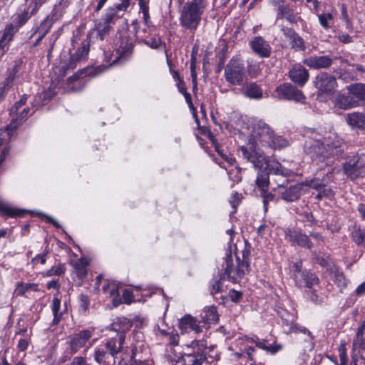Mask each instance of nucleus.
I'll return each mask as SVG.
<instances>
[{"mask_svg": "<svg viewBox=\"0 0 365 365\" xmlns=\"http://www.w3.org/2000/svg\"><path fill=\"white\" fill-rule=\"evenodd\" d=\"M257 143L274 149L285 148L289 144L285 138L275 135L270 126L263 121H258L253 125L247 146H241L239 150L243 158L252 163L255 168L262 169L266 165V168L275 174L284 177L292 174L291 170L283 167L277 160L267 157L259 148Z\"/></svg>", "mask_w": 365, "mask_h": 365, "instance_id": "obj_1", "label": "nucleus"}, {"mask_svg": "<svg viewBox=\"0 0 365 365\" xmlns=\"http://www.w3.org/2000/svg\"><path fill=\"white\" fill-rule=\"evenodd\" d=\"M343 140L334 133L324 138V142L312 140L306 143L305 150L312 160L331 165L343 154Z\"/></svg>", "mask_w": 365, "mask_h": 365, "instance_id": "obj_2", "label": "nucleus"}, {"mask_svg": "<svg viewBox=\"0 0 365 365\" xmlns=\"http://www.w3.org/2000/svg\"><path fill=\"white\" fill-rule=\"evenodd\" d=\"M205 341H192L187 345L181 356L168 354L166 359L170 365H201L206 360Z\"/></svg>", "mask_w": 365, "mask_h": 365, "instance_id": "obj_3", "label": "nucleus"}, {"mask_svg": "<svg viewBox=\"0 0 365 365\" xmlns=\"http://www.w3.org/2000/svg\"><path fill=\"white\" fill-rule=\"evenodd\" d=\"M123 346L118 345L117 339L110 338L96 348L93 358L99 365H113L115 363L116 355L123 351Z\"/></svg>", "mask_w": 365, "mask_h": 365, "instance_id": "obj_4", "label": "nucleus"}, {"mask_svg": "<svg viewBox=\"0 0 365 365\" xmlns=\"http://www.w3.org/2000/svg\"><path fill=\"white\" fill-rule=\"evenodd\" d=\"M234 247L237 265H234L231 254H227L223 266H225L224 278H225L226 276L229 281L235 283L239 282L244 277L245 272L248 271L249 265L245 262L240 263V257L237 252L236 245H234Z\"/></svg>", "mask_w": 365, "mask_h": 365, "instance_id": "obj_5", "label": "nucleus"}, {"mask_svg": "<svg viewBox=\"0 0 365 365\" xmlns=\"http://www.w3.org/2000/svg\"><path fill=\"white\" fill-rule=\"evenodd\" d=\"M245 76L243 63L236 58H232L226 65L225 77L226 81L232 85L240 86L242 83Z\"/></svg>", "mask_w": 365, "mask_h": 365, "instance_id": "obj_6", "label": "nucleus"}, {"mask_svg": "<svg viewBox=\"0 0 365 365\" xmlns=\"http://www.w3.org/2000/svg\"><path fill=\"white\" fill-rule=\"evenodd\" d=\"M343 168L347 178L352 180L365 177V163L361 156H354L349 162L344 164Z\"/></svg>", "mask_w": 365, "mask_h": 365, "instance_id": "obj_7", "label": "nucleus"}, {"mask_svg": "<svg viewBox=\"0 0 365 365\" xmlns=\"http://www.w3.org/2000/svg\"><path fill=\"white\" fill-rule=\"evenodd\" d=\"M16 128L17 123L15 119H13L10 123L5 127L4 131H2L0 135V166H1L9 153V146L8 142L14 135Z\"/></svg>", "mask_w": 365, "mask_h": 365, "instance_id": "obj_8", "label": "nucleus"}, {"mask_svg": "<svg viewBox=\"0 0 365 365\" xmlns=\"http://www.w3.org/2000/svg\"><path fill=\"white\" fill-rule=\"evenodd\" d=\"M93 331L84 329L71 335L67 344L68 352L71 355L76 354L80 349L86 346L87 341L92 337Z\"/></svg>", "mask_w": 365, "mask_h": 365, "instance_id": "obj_9", "label": "nucleus"}, {"mask_svg": "<svg viewBox=\"0 0 365 365\" xmlns=\"http://www.w3.org/2000/svg\"><path fill=\"white\" fill-rule=\"evenodd\" d=\"M27 101V96L24 95L21 99L15 103L9 110V114L11 118V121L15 119L17 123V127L25 120L29 115L30 108L29 107H24Z\"/></svg>", "mask_w": 365, "mask_h": 365, "instance_id": "obj_10", "label": "nucleus"}, {"mask_svg": "<svg viewBox=\"0 0 365 365\" xmlns=\"http://www.w3.org/2000/svg\"><path fill=\"white\" fill-rule=\"evenodd\" d=\"M315 87L322 93L330 94L336 87V78L328 73H321L315 77Z\"/></svg>", "mask_w": 365, "mask_h": 365, "instance_id": "obj_11", "label": "nucleus"}, {"mask_svg": "<svg viewBox=\"0 0 365 365\" xmlns=\"http://www.w3.org/2000/svg\"><path fill=\"white\" fill-rule=\"evenodd\" d=\"M284 234L285 239L292 245L307 249H311L313 246L309 237L299 230L288 228L285 230Z\"/></svg>", "mask_w": 365, "mask_h": 365, "instance_id": "obj_12", "label": "nucleus"}, {"mask_svg": "<svg viewBox=\"0 0 365 365\" xmlns=\"http://www.w3.org/2000/svg\"><path fill=\"white\" fill-rule=\"evenodd\" d=\"M132 324L130 321L125 317L117 318L110 327V329L117 332V343L123 346L125 339V334L130 329Z\"/></svg>", "mask_w": 365, "mask_h": 365, "instance_id": "obj_13", "label": "nucleus"}, {"mask_svg": "<svg viewBox=\"0 0 365 365\" xmlns=\"http://www.w3.org/2000/svg\"><path fill=\"white\" fill-rule=\"evenodd\" d=\"M86 76L87 71L82 70L77 71L72 76L69 77L64 86L66 92L72 93L82 90L86 83L85 79Z\"/></svg>", "mask_w": 365, "mask_h": 365, "instance_id": "obj_14", "label": "nucleus"}, {"mask_svg": "<svg viewBox=\"0 0 365 365\" xmlns=\"http://www.w3.org/2000/svg\"><path fill=\"white\" fill-rule=\"evenodd\" d=\"M278 94L286 99L304 103L305 96L303 93L295 86L289 83H284L277 88Z\"/></svg>", "mask_w": 365, "mask_h": 365, "instance_id": "obj_15", "label": "nucleus"}, {"mask_svg": "<svg viewBox=\"0 0 365 365\" xmlns=\"http://www.w3.org/2000/svg\"><path fill=\"white\" fill-rule=\"evenodd\" d=\"M90 50V44L88 41H83L80 48L71 56L68 64L67 69H73L77 64L82 61L86 59Z\"/></svg>", "mask_w": 365, "mask_h": 365, "instance_id": "obj_16", "label": "nucleus"}, {"mask_svg": "<svg viewBox=\"0 0 365 365\" xmlns=\"http://www.w3.org/2000/svg\"><path fill=\"white\" fill-rule=\"evenodd\" d=\"M252 51L262 58H267L271 54L269 43L261 36L254 38L250 43Z\"/></svg>", "mask_w": 365, "mask_h": 365, "instance_id": "obj_17", "label": "nucleus"}, {"mask_svg": "<svg viewBox=\"0 0 365 365\" xmlns=\"http://www.w3.org/2000/svg\"><path fill=\"white\" fill-rule=\"evenodd\" d=\"M303 63L309 68L322 69L330 67L333 59L329 56H313L304 59Z\"/></svg>", "mask_w": 365, "mask_h": 365, "instance_id": "obj_18", "label": "nucleus"}, {"mask_svg": "<svg viewBox=\"0 0 365 365\" xmlns=\"http://www.w3.org/2000/svg\"><path fill=\"white\" fill-rule=\"evenodd\" d=\"M290 79L300 86H303L309 79L308 71L301 65H296L289 71Z\"/></svg>", "mask_w": 365, "mask_h": 365, "instance_id": "obj_19", "label": "nucleus"}, {"mask_svg": "<svg viewBox=\"0 0 365 365\" xmlns=\"http://www.w3.org/2000/svg\"><path fill=\"white\" fill-rule=\"evenodd\" d=\"M240 93L250 99H260L262 98V90L255 82H246L240 88Z\"/></svg>", "mask_w": 365, "mask_h": 365, "instance_id": "obj_20", "label": "nucleus"}, {"mask_svg": "<svg viewBox=\"0 0 365 365\" xmlns=\"http://www.w3.org/2000/svg\"><path fill=\"white\" fill-rule=\"evenodd\" d=\"M53 25V21L50 19L49 16H47L44 20L41 21L39 26H38L34 33L32 34L31 37H33L36 34H38V38L36 41L34 43V46H36L39 44L41 40L45 37V36L49 32L51 26Z\"/></svg>", "mask_w": 365, "mask_h": 365, "instance_id": "obj_21", "label": "nucleus"}, {"mask_svg": "<svg viewBox=\"0 0 365 365\" xmlns=\"http://www.w3.org/2000/svg\"><path fill=\"white\" fill-rule=\"evenodd\" d=\"M179 328L183 332L194 331L195 333H198L201 331L197 320L190 314L185 315L180 320Z\"/></svg>", "mask_w": 365, "mask_h": 365, "instance_id": "obj_22", "label": "nucleus"}, {"mask_svg": "<svg viewBox=\"0 0 365 365\" xmlns=\"http://www.w3.org/2000/svg\"><path fill=\"white\" fill-rule=\"evenodd\" d=\"M302 187L303 185L302 184L291 185L281 192L282 198L287 202H292L297 200L301 195Z\"/></svg>", "mask_w": 365, "mask_h": 365, "instance_id": "obj_23", "label": "nucleus"}, {"mask_svg": "<svg viewBox=\"0 0 365 365\" xmlns=\"http://www.w3.org/2000/svg\"><path fill=\"white\" fill-rule=\"evenodd\" d=\"M38 284L36 283H24L22 282H17L16 284L14 294L17 297H27L26 294L31 292H38Z\"/></svg>", "mask_w": 365, "mask_h": 365, "instance_id": "obj_24", "label": "nucleus"}, {"mask_svg": "<svg viewBox=\"0 0 365 365\" xmlns=\"http://www.w3.org/2000/svg\"><path fill=\"white\" fill-rule=\"evenodd\" d=\"M102 289L104 293L109 294L115 307H117L121 303V299L118 292L119 287L116 283L114 282H107L106 284L103 286Z\"/></svg>", "mask_w": 365, "mask_h": 365, "instance_id": "obj_25", "label": "nucleus"}, {"mask_svg": "<svg viewBox=\"0 0 365 365\" xmlns=\"http://www.w3.org/2000/svg\"><path fill=\"white\" fill-rule=\"evenodd\" d=\"M260 171L265 170L266 173L260 172L258 173L257 175L256 179V185L258 187V189L261 191V192H264L265 190H267L269 184V174L273 173L274 175H278L277 174H275L273 171L270 172L268 168H266V165H264V168L262 169L258 168Z\"/></svg>", "mask_w": 365, "mask_h": 365, "instance_id": "obj_26", "label": "nucleus"}, {"mask_svg": "<svg viewBox=\"0 0 365 365\" xmlns=\"http://www.w3.org/2000/svg\"><path fill=\"white\" fill-rule=\"evenodd\" d=\"M286 19L289 22L297 23L296 16L289 4H282L278 6L277 19Z\"/></svg>", "mask_w": 365, "mask_h": 365, "instance_id": "obj_27", "label": "nucleus"}, {"mask_svg": "<svg viewBox=\"0 0 365 365\" xmlns=\"http://www.w3.org/2000/svg\"><path fill=\"white\" fill-rule=\"evenodd\" d=\"M346 121L353 128L365 129V114L355 112L347 115Z\"/></svg>", "mask_w": 365, "mask_h": 365, "instance_id": "obj_28", "label": "nucleus"}, {"mask_svg": "<svg viewBox=\"0 0 365 365\" xmlns=\"http://www.w3.org/2000/svg\"><path fill=\"white\" fill-rule=\"evenodd\" d=\"M335 106L341 109L347 110L356 106V101L351 96L339 95L335 100Z\"/></svg>", "mask_w": 365, "mask_h": 365, "instance_id": "obj_29", "label": "nucleus"}, {"mask_svg": "<svg viewBox=\"0 0 365 365\" xmlns=\"http://www.w3.org/2000/svg\"><path fill=\"white\" fill-rule=\"evenodd\" d=\"M202 320L205 323H216L218 321V314L215 306L205 307L201 313Z\"/></svg>", "mask_w": 365, "mask_h": 365, "instance_id": "obj_30", "label": "nucleus"}, {"mask_svg": "<svg viewBox=\"0 0 365 365\" xmlns=\"http://www.w3.org/2000/svg\"><path fill=\"white\" fill-rule=\"evenodd\" d=\"M351 236L358 246L365 247V228L354 225Z\"/></svg>", "mask_w": 365, "mask_h": 365, "instance_id": "obj_31", "label": "nucleus"}, {"mask_svg": "<svg viewBox=\"0 0 365 365\" xmlns=\"http://www.w3.org/2000/svg\"><path fill=\"white\" fill-rule=\"evenodd\" d=\"M0 212L11 217H21L24 213V210L13 207L1 201H0Z\"/></svg>", "mask_w": 365, "mask_h": 365, "instance_id": "obj_32", "label": "nucleus"}, {"mask_svg": "<svg viewBox=\"0 0 365 365\" xmlns=\"http://www.w3.org/2000/svg\"><path fill=\"white\" fill-rule=\"evenodd\" d=\"M149 3L150 0H138V5L143 14V21L148 28L153 26L149 14Z\"/></svg>", "mask_w": 365, "mask_h": 365, "instance_id": "obj_33", "label": "nucleus"}, {"mask_svg": "<svg viewBox=\"0 0 365 365\" xmlns=\"http://www.w3.org/2000/svg\"><path fill=\"white\" fill-rule=\"evenodd\" d=\"M349 93L359 100L365 101V84L356 83L349 86Z\"/></svg>", "mask_w": 365, "mask_h": 365, "instance_id": "obj_34", "label": "nucleus"}, {"mask_svg": "<svg viewBox=\"0 0 365 365\" xmlns=\"http://www.w3.org/2000/svg\"><path fill=\"white\" fill-rule=\"evenodd\" d=\"M133 48V42L129 40L127 36H121L118 52L121 55L130 53Z\"/></svg>", "mask_w": 365, "mask_h": 365, "instance_id": "obj_35", "label": "nucleus"}, {"mask_svg": "<svg viewBox=\"0 0 365 365\" xmlns=\"http://www.w3.org/2000/svg\"><path fill=\"white\" fill-rule=\"evenodd\" d=\"M61 300L58 298H53L52 301L51 309L53 314V322L57 324L60 322L62 317V312L60 310Z\"/></svg>", "mask_w": 365, "mask_h": 365, "instance_id": "obj_36", "label": "nucleus"}, {"mask_svg": "<svg viewBox=\"0 0 365 365\" xmlns=\"http://www.w3.org/2000/svg\"><path fill=\"white\" fill-rule=\"evenodd\" d=\"M96 29L98 31V37L103 41L105 39L106 36L110 34L112 28L109 25L108 21H106L96 25Z\"/></svg>", "mask_w": 365, "mask_h": 365, "instance_id": "obj_37", "label": "nucleus"}, {"mask_svg": "<svg viewBox=\"0 0 365 365\" xmlns=\"http://www.w3.org/2000/svg\"><path fill=\"white\" fill-rule=\"evenodd\" d=\"M27 7H29V5H27ZM29 14H31V9L27 8V10L25 9L14 19V25L18 26V29L29 20L30 18Z\"/></svg>", "mask_w": 365, "mask_h": 365, "instance_id": "obj_38", "label": "nucleus"}, {"mask_svg": "<svg viewBox=\"0 0 365 365\" xmlns=\"http://www.w3.org/2000/svg\"><path fill=\"white\" fill-rule=\"evenodd\" d=\"M302 276L305 283V286L308 288H312L314 285L317 284L319 282L318 277L314 273H302Z\"/></svg>", "mask_w": 365, "mask_h": 365, "instance_id": "obj_39", "label": "nucleus"}, {"mask_svg": "<svg viewBox=\"0 0 365 365\" xmlns=\"http://www.w3.org/2000/svg\"><path fill=\"white\" fill-rule=\"evenodd\" d=\"M319 21L320 25L325 29H328L331 27L333 24V16L330 13L322 14L319 15Z\"/></svg>", "mask_w": 365, "mask_h": 365, "instance_id": "obj_40", "label": "nucleus"}, {"mask_svg": "<svg viewBox=\"0 0 365 365\" xmlns=\"http://www.w3.org/2000/svg\"><path fill=\"white\" fill-rule=\"evenodd\" d=\"M65 266L62 264H59L58 266L52 267L51 269L46 271L43 274L45 277H52L54 275L61 276L65 272Z\"/></svg>", "mask_w": 365, "mask_h": 365, "instance_id": "obj_41", "label": "nucleus"}, {"mask_svg": "<svg viewBox=\"0 0 365 365\" xmlns=\"http://www.w3.org/2000/svg\"><path fill=\"white\" fill-rule=\"evenodd\" d=\"M20 67L21 64L16 63L11 68H9L6 71L5 79L14 83L16 76L20 70Z\"/></svg>", "mask_w": 365, "mask_h": 365, "instance_id": "obj_42", "label": "nucleus"}, {"mask_svg": "<svg viewBox=\"0 0 365 365\" xmlns=\"http://www.w3.org/2000/svg\"><path fill=\"white\" fill-rule=\"evenodd\" d=\"M132 26L134 28L136 38L144 41L148 36L147 29H140L137 21H133Z\"/></svg>", "mask_w": 365, "mask_h": 365, "instance_id": "obj_43", "label": "nucleus"}, {"mask_svg": "<svg viewBox=\"0 0 365 365\" xmlns=\"http://www.w3.org/2000/svg\"><path fill=\"white\" fill-rule=\"evenodd\" d=\"M46 1L47 0H26V4L29 5V9H31V15L36 13Z\"/></svg>", "mask_w": 365, "mask_h": 365, "instance_id": "obj_44", "label": "nucleus"}, {"mask_svg": "<svg viewBox=\"0 0 365 365\" xmlns=\"http://www.w3.org/2000/svg\"><path fill=\"white\" fill-rule=\"evenodd\" d=\"M290 43H292V47L300 51H304L305 49V45L303 38L297 33L294 35V37L290 40Z\"/></svg>", "mask_w": 365, "mask_h": 365, "instance_id": "obj_45", "label": "nucleus"}, {"mask_svg": "<svg viewBox=\"0 0 365 365\" xmlns=\"http://www.w3.org/2000/svg\"><path fill=\"white\" fill-rule=\"evenodd\" d=\"M332 279L339 287H344L346 284L345 277L342 272L338 270L334 271Z\"/></svg>", "mask_w": 365, "mask_h": 365, "instance_id": "obj_46", "label": "nucleus"}, {"mask_svg": "<svg viewBox=\"0 0 365 365\" xmlns=\"http://www.w3.org/2000/svg\"><path fill=\"white\" fill-rule=\"evenodd\" d=\"M14 83L10 82L9 81H4L1 83L0 87V98H4L6 93L11 90L13 87Z\"/></svg>", "mask_w": 365, "mask_h": 365, "instance_id": "obj_47", "label": "nucleus"}, {"mask_svg": "<svg viewBox=\"0 0 365 365\" xmlns=\"http://www.w3.org/2000/svg\"><path fill=\"white\" fill-rule=\"evenodd\" d=\"M242 255V260L240 259V263H244L245 262L249 264V257L250 255V246L247 245V242L244 245V248L241 251Z\"/></svg>", "mask_w": 365, "mask_h": 365, "instance_id": "obj_48", "label": "nucleus"}, {"mask_svg": "<svg viewBox=\"0 0 365 365\" xmlns=\"http://www.w3.org/2000/svg\"><path fill=\"white\" fill-rule=\"evenodd\" d=\"M46 255L47 252H43V254H40L36 255L35 257H34L31 262L34 266L36 265L38 263H41V264H44L46 262Z\"/></svg>", "mask_w": 365, "mask_h": 365, "instance_id": "obj_49", "label": "nucleus"}, {"mask_svg": "<svg viewBox=\"0 0 365 365\" xmlns=\"http://www.w3.org/2000/svg\"><path fill=\"white\" fill-rule=\"evenodd\" d=\"M266 342L267 341L265 340H259L257 339V341H255V344L258 348L262 349L263 350H266L267 351L275 352L277 351L274 349L272 346H267Z\"/></svg>", "mask_w": 365, "mask_h": 365, "instance_id": "obj_50", "label": "nucleus"}, {"mask_svg": "<svg viewBox=\"0 0 365 365\" xmlns=\"http://www.w3.org/2000/svg\"><path fill=\"white\" fill-rule=\"evenodd\" d=\"M143 43L152 48H158L161 44L160 38H153L149 41L144 40Z\"/></svg>", "mask_w": 365, "mask_h": 365, "instance_id": "obj_51", "label": "nucleus"}, {"mask_svg": "<svg viewBox=\"0 0 365 365\" xmlns=\"http://www.w3.org/2000/svg\"><path fill=\"white\" fill-rule=\"evenodd\" d=\"M80 301V307L83 310L86 311L89 306V299L88 297L86 294H80L78 297Z\"/></svg>", "mask_w": 365, "mask_h": 365, "instance_id": "obj_52", "label": "nucleus"}, {"mask_svg": "<svg viewBox=\"0 0 365 365\" xmlns=\"http://www.w3.org/2000/svg\"><path fill=\"white\" fill-rule=\"evenodd\" d=\"M314 260L322 267H327L330 265L331 261L329 257H315Z\"/></svg>", "mask_w": 365, "mask_h": 365, "instance_id": "obj_53", "label": "nucleus"}, {"mask_svg": "<svg viewBox=\"0 0 365 365\" xmlns=\"http://www.w3.org/2000/svg\"><path fill=\"white\" fill-rule=\"evenodd\" d=\"M281 31L283 35L287 38L289 41L294 37L296 32L291 28H288L286 26H282L281 28Z\"/></svg>", "mask_w": 365, "mask_h": 365, "instance_id": "obj_54", "label": "nucleus"}, {"mask_svg": "<svg viewBox=\"0 0 365 365\" xmlns=\"http://www.w3.org/2000/svg\"><path fill=\"white\" fill-rule=\"evenodd\" d=\"M130 4V0H120V3L115 6L118 11H126Z\"/></svg>", "mask_w": 365, "mask_h": 365, "instance_id": "obj_55", "label": "nucleus"}, {"mask_svg": "<svg viewBox=\"0 0 365 365\" xmlns=\"http://www.w3.org/2000/svg\"><path fill=\"white\" fill-rule=\"evenodd\" d=\"M279 314L281 315L282 319L284 320L287 324H292L294 320V314H285L284 311L282 310L281 312H279Z\"/></svg>", "mask_w": 365, "mask_h": 365, "instance_id": "obj_56", "label": "nucleus"}, {"mask_svg": "<svg viewBox=\"0 0 365 365\" xmlns=\"http://www.w3.org/2000/svg\"><path fill=\"white\" fill-rule=\"evenodd\" d=\"M270 232V229L268 225L266 224L261 225L258 229H257V233L261 237H264L266 235H268Z\"/></svg>", "mask_w": 365, "mask_h": 365, "instance_id": "obj_57", "label": "nucleus"}, {"mask_svg": "<svg viewBox=\"0 0 365 365\" xmlns=\"http://www.w3.org/2000/svg\"><path fill=\"white\" fill-rule=\"evenodd\" d=\"M124 303L130 304L133 302V292L130 289H125L123 294Z\"/></svg>", "mask_w": 365, "mask_h": 365, "instance_id": "obj_58", "label": "nucleus"}, {"mask_svg": "<svg viewBox=\"0 0 365 365\" xmlns=\"http://www.w3.org/2000/svg\"><path fill=\"white\" fill-rule=\"evenodd\" d=\"M190 71H191V76L192 79V83L196 85L197 84V74L195 72V58H192V62L190 64Z\"/></svg>", "mask_w": 365, "mask_h": 365, "instance_id": "obj_59", "label": "nucleus"}, {"mask_svg": "<svg viewBox=\"0 0 365 365\" xmlns=\"http://www.w3.org/2000/svg\"><path fill=\"white\" fill-rule=\"evenodd\" d=\"M363 335L364 334L359 336L357 331L356 338L354 342V344L358 345L360 348L365 347V338L363 337Z\"/></svg>", "mask_w": 365, "mask_h": 365, "instance_id": "obj_60", "label": "nucleus"}, {"mask_svg": "<svg viewBox=\"0 0 365 365\" xmlns=\"http://www.w3.org/2000/svg\"><path fill=\"white\" fill-rule=\"evenodd\" d=\"M230 299L234 302H237L242 297V294L240 292L232 290L230 293Z\"/></svg>", "mask_w": 365, "mask_h": 365, "instance_id": "obj_61", "label": "nucleus"}, {"mask_svg": "<svg viewBox=\"0 0 365 365\" xmlns=\"http://www.w3.org/2000/svg\"><path fill=\"white\" fill-rule=\"evenodd\" d=\"M308 185L313 189L319 190L323 186V184L319 180H313L308 183Z\"/></svg>", "mask_w": 365, "mask_h": 365, "instance_id": "obj_62", "label": "nucleus"}, {"mask_svg": "<svg viewBox=\"0 0 365 365\" xmlns=\"http://www.w3.org/2000/svg\"><path fill=\"white\" fill-rule=\"evenodd\" d=\"M222 289V282L220 281H216L215 284L212 285V289H211V294H215L221 291Z\"/></svg>", "mask_w": 365, "mask_h": 365, "instance_id": "obj_63", "label": "nucleus"}, {"mask_svg": "<svg viewBox=\"0 0 365 365\" xmlns=\"http://www.w3.org/2000/svg\"><path fill=\"white\" fill-rule=\"evenodd\" d=\"M130 365H149L148 361L141 358H137L134 360H130Z\"/></svg>", "mask_w": 365, "mask_h": 365, "instance_id": "obj_64", "label": "nucleus"}]
</instances>
